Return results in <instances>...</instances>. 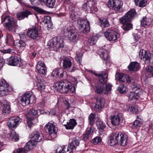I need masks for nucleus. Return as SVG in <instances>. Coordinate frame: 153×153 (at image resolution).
I'll use <instances>...</instances> for the list:
<instances>
[{"label": "nucleus", "mask_w": 153, "mask_h": 153, "mask_svg": "<svg viewBox=\"0 0 153 153\" xmlns=\"http://www.w3.org/2000/svg\"><path fill=\"white\" fill-rule=\"evenodd\" d=\"M10 39H6L5 41V42L6 44H10Z\"/></svg>", "instance_id": "64"}, {"label": "nucleus", "mask_w": 153, "mask_h": 153, "mask_svg": "<svg viewBox=\"0 0 153 153\" xmlns=\"http://www.w3.org/2000/svg\"><path fill=\"white\" fill-rule=\"evenodd\" d=\"M100 52L101 53V56L105 60L108 61L109 58V56L107 53L106 50L103 49H101L100 50Z\"/></svg>", "instance_id": "36"}, {"label": "nucleus", "mask_w": 153, "mask_h": 153, "mask_svg": "<svg viewBox=\"0 0 153 153\" xmlns=\"http://www.w3.org/2000/svg\"><path fill=\"white\" fill-rule=\"evenodd\" d=\"M11 49L9 48L7 49H4L1 50V52L4 53H10L11 52Z\"/></svg>", "instance_id": "57"}, {"label": "nucleus", "mask_w": 153, "mask_h": 153, "mask_svg": "<svg viewBox=\"0 0 153 153\" xmlns=\"http://www.w3.org/2000/svg\"><path fill=\"white\" fill-rule=\"evenodd\" d=\"M36 141L33 140H32L28 142L27 145L25 146L24 148L26 151H29L32 149L36 144Z\"/></svg>", "instance_id": "27"}, {"label": "nucleus", "mask_w": 153, "mask_h": 153, "mask_svg": "<svg viewBox=\"0 0 153 153\" xmlns=\"http://www.w3.org/2000/svg\"><path fill=\"white\" fill-rule=\"evenodd\" d=\"M80 140V139L78 137H74L67 148L65 146L58 147L56 153H73L72 150H75L79 146Z\"/></svg>", "instance_id": "3"}, {"label": "nucleus", "mask_w": 153, "mask_h": 153, "mask_svg": "<svg viewBox=\"0 0 153 153\" xmlns=\"http://www.w3.org/2000/svg\"><path fill=\"white\" fill-rule=\"evenodd\" d=\"M110 119L112 124L116 128H119L121 125V123L123 121L122 116L119 113L111 116Z\"/></svg>", "instance_id": "13"}, {"label": "nucleus", "mask_w": 153, "mask_h": 153, "mask_svg": "<svg viewBox=\"0 0 153 153\" xmlns=\"http://www.w3.org/2000/svg\"><path fill=\"white\" fill-rule=\"evenodd\" d=\"M60 72H62V69H56L52 72L51 76H59V74H60Z\"/></svg>", "instance_id": "46"}, {"label": "nucleus", "mask_w": 153, "mask_h": 153, "mask_svg": "<svg viewBox=\"0 0 153 153\" xmlns=\"http://www.w3.org/2000/svg\"><path fill=\"white\" fill-rule=\"evenodd\" d=\"M56 86L57 89L62 93H66L71 91V84L66 80L59 82L56 83Z\"/></svg>", "instance_id": "6"}, {"label": "nucleus", "mask_w": 153, "mask_h": 153, "mask_svg": "<svg viewBox=\"0 0 153 153\" xmlns=\"http://www.w3.org/2000/svg\"><path fill=\"white\" fill-rule=\"evenodd\" d=\"M89 71L94 74L96 76H98L100 82L101 83L105 82L107 81L108 78V73L107 71H105L104 73H102L101 74L99 75L94 73L92 70H89Z\"/></svg>", "instance_id": "22"}, {"label": "nucleus", "mask_w": 153, "mask_h": 153, "mask_svg": "<svg viewBox=\"0 0 153 153\" xmlns=\"http://www.w3.org/2000/svg\"><path fill=\"white\" fill-rule=\"evenodd\" d=\"M36 88L39 90H42L45 89V85L44 82L41 79H38L36 83Z\"/></svg>", "instance_id": "35"}, {"label": "nucleus", "mask_w": 153, "mask_h": 153, "mask_svg": "<svg viewBox=\"0 0 153 153\" xmlns=\"http://www.w3.org/2000/svg\"><path fill=\"white\" fill-rule=\"evenodd\" d=\"M83 56L82 53H80L79 51L76 52L75 59L79 63H80L81 61L82 57Z\"/></svg>", "instance_id": "41"}, {"label": "nucleus", "mask_w": 153, "mask_h": 153, "mask_svg": "<svg viewBox=\"0 0 153 153\" xmlns=\"http://www.w3.org/2000/svg\"><path fill=\"white\" fill-rule=\"evenodd\" d=\"M96 103H93L92 104V107L97 111H100L103 106L105 103L104 99L100 97H97L96 99Z\"/></svg>", "instance_id": "17"}, {"label": "nucleus", "mask_w": 153, "mask_h": 153, "mask_svg": "<svg viewBox=\"0 0 153 153\" xmlns=\"http://www.w3.org/2000/svg\"><path fill=\"white\" fill-rule=\"evenodd\" d=\"M76 120L74 119H71L66 124L64 125L66 129H72L77 124Z\"/></svg>", "instance_id": "24"}, {"label": "nucleus", "mask_w": 153, "mask_h": 153, "mask_svg": "<svg viewBox=\"0 0 153 153\" xmlns=\"http://www.w3.org/2000/svg\"><path fill=\"white\" fill-rule=\"evenodd\" d=\"M54 123L52 121L50 122L46 125L45 127V128L48 130L49 134L52 138L56 137L57 133V128Z\"/></svg>", "instance_id": "12"}, {"label": "nucleus", "mask_w": 153, "mask_h": 153, "mask_svg": "<svg viewBox=\"0 0 153 153\" xmlns=\"http://www.w3.org/2000/svg\"><path fill=\"white\" fill-rule=\"evenodd\" d=\"M2 111L3 113L9 114L10 110V106L7 104H3L2 105Z\"/></svg>", "instance_id": "37"}, {"label": "nucleus", "mask_w": 153, "mask_h": 153, "mask_svg": "<svg viewBox=\"0 0 153 153\" xmlns=\"http://www.w3.org/2000/svg\"><path fill=\"white\" fill-rule=\"evenodd\" d=\"M9 86V84L4 79L0 80V96H4L7 94Z\"/></svg>", "instance_id": "15"}, {"label": "nucleus", "mask_w": 153, "mask_h": 153, "mask_svg": "<svg viewBox=\"0 0 153 153\" xmlns=\"http://www.w3.org/2000/svg\"><path fill=\"white\" fill-rule=\"evenodd\" d=\"M27 34L30 38H36L38 35V30L36 28L31 29L28 30Z\"/></svg>", "instance_id": "25"}, {"label": "nucleus", "mask_w": 153, "mask_h": 153, "mask_svg": "<svg viewBox=\"0 0 153 153\" xmlns=\"http://www.w3.org/2000/svg\"><path fill=\"white\" fill-rule=\"evenodd\" d=\"M127 138L123 133L122 132H113L111 135L108 143L111 146H113L117 143L124 146L127 143Z\"/></svg>", "instance_id": "2"}, {"label": "nucleus", "mask_w": 153, "mask_h": 153, "mask_svg": "<svg viewBox=\"0 0 153 153\" xmlns=\"http://www.w3.org/2000/svg\"><path fill=\"white\" fill-rule=\"evenodd\" d=\"M141 25L144 27L146 26H148L151 24V20L150 19L147 18L146 17H143L140 21Z\"/></svg>", "instance_id": "33"}, {"label": "nucleus", "mask_w": 153, "mask_h": 153, "mask_svg": "<svg viewBox=\"0 0 153 153\" xmlns=\"http://www.w3.org/2000/svg\"><path fill=\"white\" fill-rule=\"evenodd\" d=\"M90 135L87 134H86L83 135V138L84 140H85L88 139Z\"/></svg>", "instance_id": "59"}, {"label": "nucleus", "mask_w": 153, "mask_h": 153, "mask_svg": "<svg viewBox=\"0 0 153 153\" xmlns=\"http://www.w3.org/2000/svg\"><path fill=\"white\" fill-rule=\"evenodd\" d=\"M100 130L99 131L100 135H102L105 132L103 130L104 128H99Z\"/></svg>", "instance_id": "60"}, {"label": "nucleus", "mask_w": 153, "mask_h": 153, "mask_svg": "<svg viewBox=\"0 0 153 153\" xmlns=\"http://www.w3.org/2000/svg\"><path fill=\"white\" fill-rule=\"evenodd\" d=\"M99 24L101 27H106L109 26V24L108 20L105 18L99 19Z\"/></svg>", "instance_id": "34"}, {"label": "nucleus", "mask_w": 153, "mask_h": 153, "mask_svg": "<svg viewBox=\"0 0 153 153\" xmlns=\"http://www.w3.org/2000/svg\"><path fill=\"white\" fill-rule=\"evenodd\" d=\"M48 7L51 8L54 7L55 5L56 0H41Z\"/></svg>", "instance_id": "31"}, {"label": "nucleus", "mask_w": 153, "mask_h": 153, "mask_svg": "<svg viewBox=\"0 0 153 153\" xmlns=\"http://www.w3.org/2000/svg\"><path fill=\"white\" fill-rule=\"evenodd\" d=\"M37 0H30V1L32 4H36L37 2Z\"/></svg>", "instance_id": "62"}, {"label": "nucleus", "mask_w": 153, "mask_h": 153, "mask_svg": "<svg viewBox=\"0 0 153 153\" xmlns=\"http://www.w3.org/2000/svg\"><path fill=\"white\" fill-rule=\"evenodd\" d=\"M27 124L28 126L29 127H31L33 124V123L32 122L31 120L28 119V120H27Z\"/></svg>", "instance_id": "61"}, {"label": "nucleus", "mask_w": 153, "mask_h": 153, "mask_svg": "<svg viewBox=\"0 0 153 153\" xmlns=\"http://www.w3.org/2000/svg\"><path fill=\"white\" fill-rule=\"evenodd\" d=\"M116 76V77L118 76V79L120 82L129 83L131 82L132 79H131V77L128 75L119 74L117 75Z\"/></svg>", "instance_id": "20"}, {"label": "nucleus", "mask_w": 153, "mask_h": 153, "mask_svg": "<svg viewBox=\"0 0 153 153\" xmlns=\"http://www.w3.org/2000/svg\"><path fill=\"white\" fill-rule=\"evenodd\" d=\"M32 14L31 12L28 10H25L24 11L19 13L17 14V17L19 20H21L25 18H27L28 16Z\"/></svg>", "instance_id": "23"}, {"label": "nucleus", "mask_w": 153, "mask_h": 153, "mask_svg": "<svg viewBox=\"0 0 153 153\" xmlns=\"http://www.w3.org/2000/svg\"><path fill=\"white\" fill-rule=\"evenodd\" d=\"M96 126L98 128H104L105 125L104 123L100 120H97L96 122Z\"/></svg>", "instance_id": "44"}, {"label": "nucleus", "mask_w": 153, "mask_h": 153, "mask_svg": "<svg viewBox=\"0 0 153 153\" xmlns=\"http://www.w3.org/2000/svg\"><path fill=\"white\" fill-rule=\"evenodd\" d=\"M104 84H100L97 85L96 86V91L98 93L100 94L103 93V90L104 89Z\"/></svg>", "instance_id": "38"}, {"label": "nucleus", "mask_w": 153, "mask_h": 153, "mask_svg": "<svg viewBox=\"0 0 153 153\" xmlns=\"http://www.w3.org/2000/svg\"><path fill=\"white\" fill-rule=\"evenodd\" d=\"M62 37L67 38H78L79 37L80 34L77 30L73 26H69L62 32Z\"/></svg>", "instance_id": "4"}, {"label": "nucleus", "mask_w": 153, "mask_h": 153, "mask_svg": "<svg viewBox=\"0 0 153 153\" xmlns=\"http://www.w3.org/2000/svg\"><path fill=\"white\" fill-rule=\"evenodd\" d=\"M11 136L12 137L13 140L16 141L19 139V137L18 135L16 134V132L14 131L12 132Z\"/></svg>", "instance_id": "48"}, {"label": "nucleus", "mask_w": 153, "mask_h": 153, "mask_svg": "<svg viewBox=\"0 0 153 153\" xmlns=\"http://www.w3.org/2000/svg\"><path fill=\"white\" fill-rule=\"evenodd\" d=\"M94 128L93 127H91L87 128L85 132V133L89 135L94 132Z\"/></svg>", "instance_id": "52"}, {"label": "nucleus", "mask_w": 153, "mask_h": 153, "mask_svg": "<svg viewBox=\"0 0 153 153\" xmlns=\"http://www.w3.org/2000/svg\"><path fill=\"white\" fill-rule=\"evenodd\" d=\"M130 111L133 114L137 113L138 111V108L136 106H131L130 108Z\"/></svg>", "instance_id": "49"}, {"label": "nucleus", "mask_w": 153, "mask_h": 153, "mask_svg": "<svg viewBox=\"0 0 153 153\" xmlns=\"http://www.w3.org/2000/svg\"><path fill=\"white\" fill-rule=\"evenodd\" d=\"M140 0H134V2L136 6H138Z\"/></svg>", "instance_id": "63"}, {"label": "nucleus", "mask_w": 153, "mask_h": 153, "mask_svg": "<svg viewBox=\"0 0 153 153\" xmlns=\"http://www.w3.org/2000/svg\"><path fill=\"white\" fill-rule=\"evenodd\" d=\"M62 39H51L48 43V45L51 50L57 51L60 48L64 47Z\"/></svg>", "instance_id": "7"}, {"label": "nucleus", "mask_w": 153, "mask_h": 153, "mask_svg": "<svg viewBox=\"0 0 153 153\" xmlns=\"http://www.w3.org/2000/svg\"><path fill=\"white\" fill-rule=\"evenodd\" d=\"M139 56L141 59L145 61V63H148L152 59V55L150 51L142 50L140 51Z\"/></svg>", "instance_id": "16"}, {"label": "nucleus", "mask_w": 153, "mask_h": 153, "mask_svg": "<svg viewBox=\"0 0 153 153\" xmlns=\"http://www.w3.org/2000/svg\"><path fill=\"white\" fill-rule=\"evenodd\" d=\"M117 90L121 93H125L127 92L128 91L125 85H120L117 88Z\"/></svg>", "instance_id": "40"}, {"label": "nucleus", "mask_w": 153, "mask_h": 153, "mask_svg": "<svg viewBox=\"0 0 153 153\" xmlns=\"http://www.w3.org/2000/svg\"><path fill=\"white\" fill-rule=\"evenodd\" d=\"M135 88L136 89L135 91L134 92H131L129 94V98L131 100L138 99L140 96V89H137L136 88Z\"/></svg>", "instance_id": "28"}, {"label": "nucleus", "mask_w": 153, "mask_h": 153, "mask_svg": "<svg viewBox=\"0 0 153 153\" xmlns=\"http://www.w3.org/2000/svg\"><path fill=\"white\" fill-rule=\"evenodd\" d=\"M4 22H5L4 24V25L9 31L13 30L17 25L16 21L12 17L9 16L2 17L1 22L3 23Z\"/></svg>", "instance_id": "5"}, {"label": "nucleus", "mask_w": 153, "mask_h": 153, "mask_svg": "<svg viewBox=\"0 0 153 153\" xmlns=\"http://www.w3.org/2000/svg\"><path fill=\"white\" fill-rule=\"evenodd\" d=\"M128 67L130 71H137L140 69V65L138 63L134 62L131 63Z\"/></svg>", "instance_id": "26"}, {"label": "nucleus", "mask_w": 153, "mask_h": 153, "mask_svg": "<svg viewBox=\"0 0 153 153\" xmlns=\"http://www.w3.org/2000/svg\"><path fill=\"white\" fill-rule=\"evenodd\" d=\"M79 29L83 33L88 32L90 30L89 23L86 20L79 18L77 20Z\"/></svg>", "instance_id": "11"}, {"label": "nucleus", "mask_w": 153, "mask_h": 153, "mask_svg": "<svg viewBox=\"0 0 153 153\" xmlns=\"http://www.w3.org/2000/svg\"><path fill=\"white\" fill-rule=\"evenodd\" d=\"M36 68L38 72L40 74H45L47 72L46 67L44 63L42 61H39L38 62Z\"/></svg>", "instance_id": "19"}, {"label": "nucleus", "mask_w": 153, "mask_h": 153, "mask_svg": "<svg viewBox=\"0 0 153 153\" xmlns=\"http://www.w3.org/2000/svg\"><path fill=\"white\" fill-rule=\"evenodd\" d=\"M142 123V122L140 119H137L134 122L133 125V127L138 128L141 126Z\"/></svg>", "instance_id": "42"}, {"label": "nucleus", "mask_w": 153, "mask_h": 153, "mask_svg": "<svg viewBox=\"0 0 153 153\" xmlns=\"http://www.w3.org/2000/svg\"><path fill=\"white\" fill-rule=\"evenodd\" d=\"M25 151H26L24 148H20L18 149L17 150V153H26Z\"/></svg>", "instance_id": "56"}, {"label": "nucleus", "mask_w": 153, "mask_h": 153, "mask_svg": "<svg viewBox=\"0 0 153 153\" xmlns=\"http://www.w3.org/2000/svg\"><path fill=\"white\" fill-rule=\"evenodd\" d=\"M27 33H26L25 32H22L19 34V36L20 38H26Z\"/></svg>", "instance_id": "58"}, {"label": "nucleus", "mask_w": 153, "mask_h": 153, "mask_svg": "<svg viewBox=\"0 0 153 153\" xmlns=\"http://www.w3.org/2000/svg\"><path fill=\"white\" fill-rule=\"evenodd\" d=\"M104 89L103 90V93L105 94L110 93L112 85L108 83L104 85Z\"/></svg>", "instance_id": "39"}, {"label": "nucleus", "mask_w": 153, "mask_h": 153, "mask_svg": "<svg viewBox=\"0 0 153 153\" xmlns=\"http://www.w3.org/2000/svg\"><path fill=\"white\" fill-rule=\"evenodd\" d=\"M94 6L93 5L92 2L91 1L84 3L82 6V8L85 10L90 9L91 11H93L94 10Z\"/></svg>", "instance_id": "29"}, {"label": "nucleus", "mask_w": 153, "mask_h": 153, "mask_svg": "<svg viewBox=\"0 0 153 153\" xmlns=\"http://www.w3.org/2000/svg\"><path fill=\"white\" fill-rule=\"evenodd\" d=\"M32 138H33L34 140L36 142H39L42 140V137L41 136L39 132L38 131H35L33 133L31 134Z\"/></svg>", "instance_id": "30"}, {"label": "nucleus", "mask_w": 153, "mask_h": 153, "mask_svg": "<svg viewBox=\"0 0 153 153\" xmlns=\"http://www.w3.org/2000/svg\"><path fill=\"white\" fill-rule=\"evenodd\" d=\"M102 140L100 137L97 136L92 139V142L94 145H97L100 143Z\"/></svg>", "instance_id": "43"}, {"label": "nucleus", "mask_w": 153, "mask_h": 153, "mask_svg": "<svg viewBox=\"0 0 153 153\" xmlns=\"http://www.w3.org/2000/svg\"><path fill=\"white\" fill-rule=\"evenodd\" d=\"M72 63L71 60L68 58H65L63 60V67L65 70L70 72H72L74 71L76 68L73 67L72 69L70 68Z\"/></svg>", "instance_id": "18"}, {"label": "nucleus", "mask_w": 153, "mask_h": 153, "mask_svg": "<svg viewBox=\"0 0 153 153\" xmlns=\"http://www.w3.org/2000/svg\"><path fill=\"white\" fill-rule=\"evenodd\" d=\"M104 35L106 38H118L120 37V34L118 32H116L111 30H108L103 33L100 32L93 36V38H98L101 37Z\"/></svg>", "instance_id": "8"}, {"label": "nucleus", "mask_w": 153, "mask_h": 153, "mask_svg": "<svg viewBox=\"0 0 153 153\" xmlns=\"http://www.w3.org/2000/svg\"><path fill=\"white\" fill-rule=\"evenodd\" d=\"M22 121V119L19 117H11L8 120L7 125L10 128L12 129L17 127V125Z\"/></svg>", "instance_id": "14"}, {"label": "nucleus", "mask_w": 153, "mask_h": 153, "mask_svg": "<svg viewBox=\"0 0 153 153\" xmlns=\"http://www.w3.org/2000/svg\"><path fill=\"white\" fill-rule=\"evenodd\" d=\"M94 115L92 113H91L89 116L88 120L89 124L91 126H92L94 123Z\"/></svg>", "instance_id": "45"}, {"label": "nucleus", "mask_w": 153, "mask_h": 153, "mask_svg": "<svg viewBox=\"0 0 153 153\" xmlns=\"http://www.w3.org/2000/svg\"><path fill=\"white\" fill-rule=\"evenodd\" d=\"M42 21L45 24H48L47 27H50L51 26L52 23L51 17L48 16H45L41 19Z\"/></svg>", "instance_id": "32"}, {"label": "nucleus", "mask_w": 153, "mask_h": 153, "mask_svg": "<svg viewBox=\"0 0 153 153\" xmlns=\"http://www.w3.org/2000/svg\"><path fill=\"white\" fill-rule=\"evenodd\" d=\"M19 58L16 56H12L7 60V63L10 65L16 66L18 64Z\"/></svg>", "instance_id": "21"}, {"label": "nucleus", "mask_w": 153, "mask_h": 153, "mask_svg": "<svg viewBox=\"0 0 153 153\" xmlns=\"http://www.w3.org/2000/svg\"><path fill=\"white\" fill-rule=\"evenodd\" d=\"M147 3L146 0H140L138 6L143 7L145 6Z\"/></svg>", "instance_id": "53"}, {"label": "nucleus", "mask_w": 153, "mask_h": 153, "mask_svg": "<svg viewBox=\"0 0 153 153\" xmlns=\"http://www.w3.org/2000/svg\"><path fill=\"white\" fill-rule=\"evenodd\" d=\"M33 9L36 11L40 14H45L46 12V11L38 7H34Z\"/></svg>", "instance_id": "50"}, {"label": "nucleus", "mask_w": 153, "mask_h": 153, "mask_svg": "<svg viewBox=\"0 0 153 153\" xmlns=\"http://www.w3.org/2000/svg\"><path fill=\"white\" fill-rule=\"evenodd\" d=\"M30 114L33 116H36L38 115V111L33 109L31 110L30 112Z\"/></svg>", "instance_id": "55"}, {"label": "nucleus", "mask_w": 153, "mask_h": 153, "mask_svg": "<svg viewBox=\"0 0 153 153\" xmlns=\"http://www.w3.org/2000/svg\"><path fill=\"white\" fill-rule=\"evenodd\" d=\"M136 14L135 10L134 9L128 11L120 19V22L122 24V27L126 31H128L133 28L131 22L135 18Z\"/></svg>", "instance_id": "1"}, {"label": "nucleus", "mask_w": 153, "mask_h": 153, "mask_svg": "<svg viewBox=\"0 0 153 153\" xmlns=\"http://www.w3.org/2000/svg\"><path fill=\"white\" fill-rule=\"evenodd\" d=\"M17 42H18L19 46L20 47H25L26 46V44L25 42L22 39H17Z\"/></svg>", "instance_id": "51"}, {"label": "nucleus", "mask_w": 153, "mask_h": 153, "mask_svg": "<svg viewBox=\"0 0 153 153\" xmlns=\"http://www.w3.org/2000/svg\"><path fill=\"white\" fill-rule=\"evenodd\" d=\"M35 100L34 97L30 93H26L21 97L20 100L21 103L23 106L32 103Z\"/></svg>", "instance_id": "10"}, {"label": "nucleus", "mask_w": 153, "mask_h": 153, "mask_svg": "<svg viewBox=\"0 0 153 153\" xmlns=\"http://www.w3.org/2000/svg\"><path fill=\"white\" fill-rule=\"evenodd\" d=\"M122 2L120 0H109L108 2L107 6L116 12H120L122 11Z\"/></svg>", "instance_id": "9"}, {"label": "nucleus", "mask_w": 153, "mask_h": 153, "mask_svg": "<svg viewBox=\"0 0 153 153\" xmlns=\"http://www.w3.org/2000/svg\"><path fill=\"white\" fill-rule=\"evenodd\" d=\"M97 40L96 39H88V42L90 45H94L96 42Z\"/></svg>", "instance_id": "54"}, {"label": "nucleus", "mask_w": 153, "mask_h": 153, "mask_svg": "<svg viewBox=\"0 0 153 153\" xmlns=\"http://www.w3.org/2000/svg\"><path fill=\"white\" fill-rule=\"evenodd\" d=\"M146 70L149 72V76L153 77V67L151 66H147L146 67Z\"/></svg>", "instance_id": "47"}]
</instances>
